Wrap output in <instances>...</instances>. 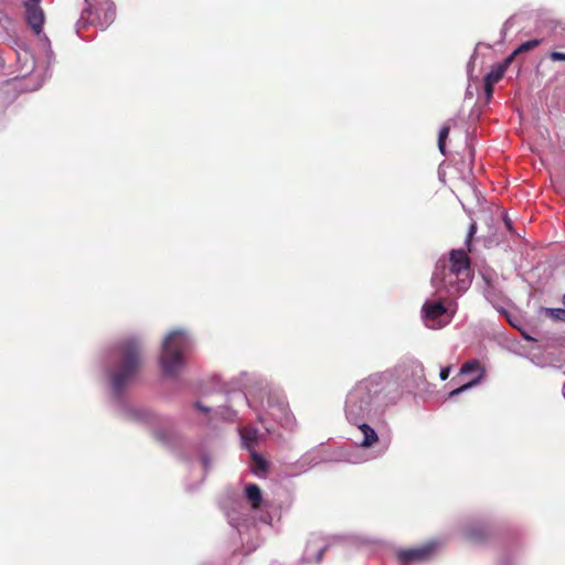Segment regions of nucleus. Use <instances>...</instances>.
<instances>
[{"label": "nucleus", "mask_w": 565, "mask_h": 565, "mask_svg": "<svg viewBox=\"0 0 565 565\" xmlns=\"http://www.w3.org/2000/svg\"><path fill=\"white\" fill-rule=\"evenodd\" d=\"M256 471H265L267 469V461L258 454H253Z\"/></svg>", "instance_id": "obj_19"}, {"label": "nucleus", "mask_w": 565, "mask_h": 565, "mask_svg": "<svg viewBox=\"0 0 565 565\" xmlns=\"http://www.w3.org/2000/svg\"><path fill=\"white\" fill-rule=\"evenodd\" d=\"M40 2L41 0H26L25 3H36L38 6H40Z\"/></svg>", "instance_id": "obj_26"}, {"label": "nucleus", "mask_w": 565, "mask_h": 565, "mask_svg": "<svg viewBox=\"0 0 565 565\" xmlns=\"http://www.w3.org/2000/svg\"><path fill=\"white\" fill-rule=\"evenodd\" d=\"M476 233H477V224L475 222H472L469 226L467 238H466V246H467L468 252H471V241Z\"/></svg>", "instance_id": "obj_20"}, {"label": "nucleus", "mask_w": 565, "mask_h": 565, "mask_svg": "<svg viewBox=\"0 0 565 565\" xmlns=\"http://www.w3.org/2000/svg\"><path fill=\"white\" fill-rule=\"evenodd\" d=\"M471 373H477V376L471 381L463 383L460 386L450 391L449 398L460 395L461 393L468 391L469 388L478 385L481 382L482 377L484 376V369L478 360H471L463 363L462 366L460 367L458 376Z\"/></svg>", "instance_id": "obj_9"}, {"label": "nucleus", "mask_w": 565, "mask_h": 565, "mask_svg": "<svg viewBox=\"0 0 565 565\" xmlns=\"http://www.w3.org/2000/svg\"><path fill=\"white\" fill-rule=\"evenodd\" d=\"M541 42H542V40H539V39H533V40L523 42L509 56H513V61H514L519 54L529 52V51L537 47L541 44Z\"/></svg>", "instance_id": "obj_15"}, {"label": "nucleus", "mask_w": 565, "mask_h": 565, "mask_svg": "<svg viewBox=\"0 0 565 565\" xmlns=\"http://www.w3.org/2000/svg\"><path fill=\"white\" fill-rule=\"evenodd\" d=\"M466 535L471 542L481 543L491 537L492 529L488 524H476L467 529Z\"/></svg>", "instance_id": "obj_11"}, {"label": "nucleus", "mask_w": 565, "mask_h": 565, "mask_svg": "<svg viewBox=\"0 0 565 565\" xmlns=\"http://www.w3.org/2000/svg\"><path fill=\"white\" fill-rule=\"evenodd\" d=\"M513 56L505 57L501 63L491 67L490 72L486 75L484 79L497 84L505 74L508 67L512 64Z\"/></svg>", "instance_id": "obj_12"}, {"label": "nucleus", "mask_w": 565, "mask_h": 565, "mask_svg": "<svg viewBox=\"0 0 565 565\" xmlns=\"http://www.w3.org/2000/svg\"><path fill=\"white\" fill-rule=\"evenodd\" d=\"M142 365V351L138 340L130 338L118 343L115 359L109 369V381L116 395L136 379Z\"/></svg>", "instance_id": "obj_1"}, {"label": "nucleus", "mask_w": 565, "mask_h": 565, "mask_svg": "<svg viewBox=\"0 0 565 565\" xmlns=\"http://www.w3.org/2000/svg\"><path fill=\"white\" fill-rule=\"evenodd\" d=\"M371 405V390L366 383H360L348 394L345 402L347 417L358 424V420L364 418L370 413Z\"/></svg>", "instance_id": "obj_4"}, {"label": "nucleus", "mask_w": 565, "mask_h": 565, "mask_svg": "<svg viewBox=\"0 0 565 565\" xmlns=\"http://www.w3.org/2000/svg\"><path fill=\"white\" fill-rule=\"evenodd\" d=\"M245 495L254 510H258L260 508L263 497L260 488L257 484H247L245 488Z\"/></svg>", "instance_id": "obj_13"}, {"label": "nucleus", "mask_w": 565, "mask_h": 565, "mask_svg": "<svg viewBox=\"0 0 565 565\" xmlns=\"http://www.w3.org/2000/svg\"><path fill=\"white\" fill-rule=\"evenodd\" d=\"M278 411H280L282 414V417L279 418L281 425H284V426L290 425L292 422V418H291L290 414L287 412L286 407L280 406V407H278Z\"/></svg>", "instance_id": "obj_21"}, {"label": "nucleus", "mask_w": 565, "mask_h": 565, "mask_svg": "<svg viewBox=\"0 0 565 565\" xmlns=\"http://www.w3.org/2000/svg\"><path fill=\"white\" fill-rule=\"evenodd\" d=\"M439 542L428 541L422 545L408 548H401L396 552V558L399 565H411L414 563H425L435 557L439 550Z\"/></svg>", "instance_id": "obj_7"}, {"label": "nucleus", "mask_w": 565, "mask_h": 565, "mask_svg": "<svg viewBox=\"0 0 565 565\" xmlns=\"http://www.w3.org/2000/svg\"><path fill=\"white\" fill-rule=\"evenodd\" d=\"M270 415L274 417V418H277L276 414L274 412L270 413Z\"/></svg>", "instance_id": "obj_28"}, {"label": "nucleus", "mask_w": 565, "mask_h": 565, "mask_svg": "<svg viewBox=\"0 0 565 565\" xmlns=\"http://www.w3.org/2000/svg\"><path fill=\"white\" fill-rule=\"evenodd\" d=\"M196 408L201 412L207 413L210 409L205 406H203L200 402L195 404Z\"/></svg>", "instance_id": "obj_25"}, {"label": "nucleus", "mask_w": 565, "mask_h": 565, "mask_svg": "<svg viewBox=\"0 0 565 565\" xmlns=\"http://www.w3.org/2000/svg\"><path fill=\"white\" fill-rule=\"evenodd\" d=\"M329 546L327 539L319 534H311L306 542L302 563L319 564Z\"/></svg>", "instance_id": "obj_8"}, {"label": "nucleus", "mask_w": 565, "mask_h": 565, "mask_svg": "<svg viewBox=\"0 0 565 565\" xmlns=\"http://www.w3.org/2000/svg\"><path fill=\"white\" fill-rule=\"evenodd\" d=\"M358 427L360 428L361 433L363 434V440L361 441V447L370 448L379 440L377 434L370 425L363 423V424H358Z\"/></svg>", "instance_id": "obj_14"}, {"label": "nucleus", "mask_w": 565, "mask_h": 565, "mask_svg": "<svg viewBox=\"0 0 565 565\" xmlns=\"http://www.w3.org/2000/svg\"><path fill=\"white\" fill-rule=\"evenodd\" d=\"M188 347L189 341L182 331H172L167 335L162 344V354L160 358L164 374H178L184 363L183 355Z\"/></svg>", "instance_id": "obj_3"}, {"label": "nucleus", "mask_w": 565, "mask_h": 565, "mask_svg": "<svg viewBox=\"0 0 565 565\" xmlns=\"http://www.w3.org/2000/svg\"><path fill=\"white\" fill-rule=\"evenodd\" d=\"M450 132V126L445 125L441 127L438 134V148L443 154H446V139Z\"/></svg>", "instance_id": "obj_17"}, {"label": "nucleus", "mask_w": 565, "mask_h": 565, "mask_svg": "<svg viewBox=\"0 0 565 565\" xmlns=\"http://www.w3.org/2000/svg\"><path fill=\"white\" fill-rule=\"evenodd\" d=\"M454 311L446 306V300H427L422 307L424 324L433 330L446 327L452 320Z\"/></svg>", "instance_id": "obj_6"}, {"label": "nucleus", "mask_w": 565, "mask_h": 565, "mask_svg": "<svg viewBox=\"0 0 565 565\" xmlns=\"http://www.w3.org/2000/svg\"><path fill=\"white\" fill-rule=\"evenodd\" d=\"M546 316L556 321H565V309L561 308H546L544 309Z\"/></svg>", "instance_id": "obj_18"}, {"label": "nucleus", "mask_w": 565, "mask_h": 565, "mask_svg": "<svg viewBox=\"0 0 565 565\" xmlns=\"http://www.w3.org/2000/svg\"><path fill=\"white\" fill-rule=\"evenodd\" d=\"M241 436L243 441L250 447L254 445L258 439V430L254 427H244L241 430Z\"/></svg>", "instance_id": "obj_16"}, {"label": "nucleus", "mask_w": 565, "mask_h": 565, "mask_svg": "<svg viewBox=\"0 0 565 565\" xmlns=\"http://www.w3.org/2000/svg\"><path fill=\"white\" fill-rule=\"evenodd\" d=\"M468 250L452 249L448 266L446 260H438L431 276V284L437 291L445 289L448 295L455 296L465 290L470 276V258Z\"/></svg>", "instance_id": "obj_2"}, {"label": "nucleus", "mask_w": 565, "mask_h": 565, "mask_svg": "<svg viewBox=\"0 0 565 565\" xmlns=\"http://www.w3.org/2000/svg\"><path fill=\"white\" fill-rule=\"evenodd\" d=\"M24 7L28 24L39 35L43 30L44 12L36 3H24Z\"/></svg>", "instance_id": "obj_10"}, {"label": "nucleus", "mask_w": 565, "mask_h": 565, "mask_svg": "<svg viewBox=\"0 0 565 565\" xmlns=\"http://www.w3.org/2000/svg\"><path fill=\"white\" fill-rule=\"evenodd\" d=\"M550 58L552 61H562V62H565V53L563 52H557V51H554L550 54Z\"/></svg>", "instance_id": "obj_22"}, {"label": "nucleus", "mask_w": 565, "mask_h": 565, "mask_svg": "<svg viewBox=\"0 0 565 565\" xmlns=\"http://www.w3.org/2000/svg\"><path fill=\"white\" fill-rule=\"evenodd\" d=\"M493 86H494L493 83L487 82V79H484V92H486L488 98H490L493 94Z\"/></svg>", "instance_id": "obj_23"}, {"label": "nucleus", "mask_w": 565, "mask_h": 565, "mask_svg": "<svg viewBox=\"0 0 565 565\" xmlns=\"http://www.w3.org/2000/svg\"><path fill=\"white\" fill-rule=\"evenodd\" d=\"M450 371H451L450 366L443 367L440 370V374H439L440 380L446 381L449 377Z\"/></svg>", "instance_id": "obj_24"}, {"label": "nucleus", "mask_w": 565, "mask_h": 565, "mask_svg": "<svg viewBox=\"0 0 565 565\" xmlns=\"http://www.w3.org/2000/svg\"><path fill=\"white\" fill-rule=\"evenodd\" d=\"M562 301H563V305L565 306V294L563 295Z\"/></svg>", "instance_id": "obj_27"}, {"label": "nucleus", "mask_w": 565, "mask_h": 565, "mask_svg": "<svg viewBox=\"0 0 565 565\" xmlns=\"http://www.w3.org/2000/svg\"><path fill=\"white\" fill-rule=\"evenodd\" d=\"M82 19L103 28L110 25L116 18V7L111 0H85Z\"/></svg>", "instance_id": "obj_5"}]
</instances>
